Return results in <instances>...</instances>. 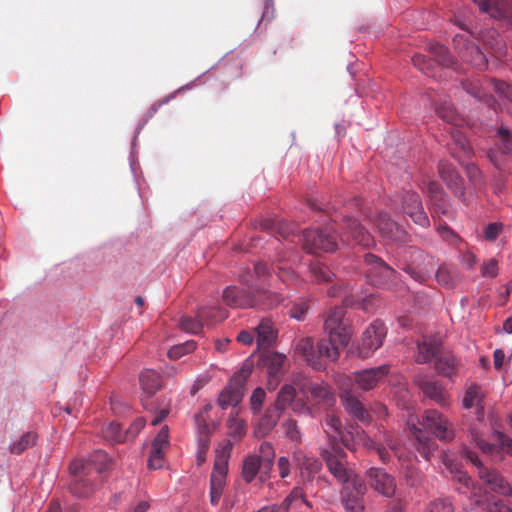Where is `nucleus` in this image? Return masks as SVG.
Segmentation results:
<instances>
[{"instance_id":"nucleus-1","label":"nucleus","mask_w":512,"mask_h":512,"mask_svg":"<svg viewBox=\"0 0 512 512\" xmlns=\"http://www.w3.org/2000/svg\"><path fill=\"white\" fill-rule=\"evenodd\" d=\"M333 229V226H326L323 229H307L300 235L289 231L288 227H281L279 233L284 239H290L291 242L298 238L308 253L316 254L318 252H333L337 249V236Z\"/></svg>"},{"instance_id":"nucleus-2","label":"nucleus","mask_w":512,"mask_h":512,"mask_svg":"<svg viewBox=\"0 0 512 512\" xmlns=\"http://www.w3.org/2000/svg\"><path fill=\"white\" fill-rule=\"evenodd\" d=\"M139 381L143 391L141 397L142 405L145 410L155 414L151 420V424L156 426L169 414L168 404L160 406L157 402L152 400V397L162 387V377L155 370L147 369L140 374Z\"/></svg>"},{"instance_id":"nucleus-3","label":"nucleus","mask_w":512,"mask_h":512,"mask_svg":"<svg viewBox=\"0 0 512 512\" xmlns=\"http://www.w3.org/2000/svg\"><path fill=\"white\" fill-rule=\"evenodd\" d=\"M353 441L368 450L376 451L383 463H387L390 460L391 456L388 451L389 449L394 453V455L399 458L401 457L398 451V440L390 431H379L374 438H371L363 430L357 429L355 432V438L353 437Z\"/></svg>"},{"instance_id":"nucleus-4","label":"nucleus","mask_w":512,"mask_h":512,"mask_svg":"<svg viewBox=\"0 0 512 512\" xmlns=\"http://www.w3.org/2000/svg\"><path fill=\"white\" fill-rule=\"evenodd\" d=\"M322 459L325 461L329 472L342 484L346 485L351 482L354 477H358L352 470L346 468V452L334 441L330 442L328 448H325L320 453Z\"/></svg>"},{"instance_id":"nucleus-5","label":"nucleus","mask_w":512,"mask_h":512,"mask_svg":"<svg viewBox=\"0 0 512 512\" xmlns=\"http://www.w3.org/2000/svg\"><path fill=\"white\" fill-rule=\"evenodd\" d=\"M232 446L227 443L221 450H218L215 457L213 471L210 477V502L217 505L223 494L228 472V459Z\"/></svg>"},{"instance_id":"nucleus-6","label":"nucleus","mask_w":512,"mask_h":512,"mask_svg":"<svg viewBox=\"0 0 512 512\" xmlns=\"http://www.w3.org/2000/svg\"><path fill=\"white\" fill-rule=\"evenodd\" d=\"M459 26L465 32L454 36V48L458 51L459 56L463 61L470 63L479 70L485 69L487 67L486 55L477 45L469 40V36L473 35V32L469 31L463 23H459Z\"/></svg>"},{"instance_id":"nucleus-7","label":"nucleus","mask_w":512,"mask_h":512,"mask_svg":"<svg viewBox=\"0 0 512 512\" xmlns=\"http://www.w3.org/2000/svg\"><path fill=\"white\" fill-rule=\"evenodd\" d=\"M471 440L475 445L487 455H490L495 460H502V454L512 457V439L501 431L494 432L495 443L486 442L480 435L475 427L470 430Z\"/></svg>"},{"instance_id":"nucleus-8","label":"nucleus","mask_w":512,"mask_h":512,"mask_svg":"<svg viewBox=\"0 0 512 512\" xmlns=\"http://www.w3.org/2000/svg\"><path fill=\"white\" fill-rule=\"evenodd\" d=\"M464 456L478 468L479 478L495 493L502 496L512 495V487L506 479L496 470L484 467L478 456L468 450H464Z\"/></svg>"},{"instance_id":"nucleus-9","label":"nucleus","mask_w":512,"mask_h":512,"mask_svg":"<svg viewBox=\"0 0 512 512\" xmlns=\"http://www.w3.org/2000/svg\"><path fill=\"white\" fill-rule=\"evenodd\" d=\"M324 329L329 337L337 340L338 344L349 343L352 332L344 307L336 306L328 311L324 321Z\"/></svg>"},{"instance_id":"nucleus-10","label":"nucleus","mask_w":512,"mask_h":512,"mask_svg":"<svg viewBox=\"0 0 512 512\" xmlns=\"http://www.w3.org/2000/svg\"><path fill=\"white\" fill-rule=\"evenodd\" d=\"M251 373L249 366H243L240 371L235 373L228 385L222 390L218 398V404L222 409L235 407L244 395V386Z\"/></svg>"},{"instance_id":"nucleus-11","label":"nucleus","mask_w":512,"mask_h":512,"mask_svg":"<svg viewBox=\"0 0 512 512\" xmlns=\"http://www.w3.org/2000/svg\"><path fill=\"white\" fill-rule=\"evenodd\" d=\"M431 54L430 58H427L422 54H415L412 57V62L424 74L434 77L435 74L432 72L435 65L450 66L453 64V59L448 53L446 47L440 44H431L429 47Z\"/></svg>"},{"instance_id":"nucleus-12","label":"nucleus","mask_w":512,"mask_h":512,"mask_svg":"<svg viewBox=\"0 0 512 512\" xmlns=\"http://www.w3.org/2000/svg\"><path fill=\"white\" fill-rule=\"evenodd\" d=\"M338 385L341 390V401L346 412L353 418L367 422L370 419L368 410L361 403L359 398L352 391V379L347 377H339Z\"/></svg>"},{"instance_id":"nucleus-13","label":"nucleus","mask_w":512,"mask_h":512,"mask_svg":"<svg viewBox=\"0 0 512 512\" xmlns=\"http://www.w3.org/2000/svg\"><path fill=\"white\" fill-rule=\"evenodd\" d=\"M70 472L74 476L70 484V491L77 497H89L94 491V475L88 472L83 459H76L70 464Z\"/></svg>"},{"instance_id":"nucleus-14","label":"nucleus","mask_w":512,"mask_h":512,"mask_svg":"<svg viewBox=\"0 0 512 512\" xmlns=\"http://www.w3.org/2000/svg\"><path fill=\"white\" fill-rule=\"evenodd\" d=\"M386 332L384 323L379 320L373 321L362 334L357 348L359 357H370L382 345Z\"/></svg>"},{"instance_id":"nucleus-15","label":"nucleus","mask_w":512,"mask_h":512,"mask_svg":"<svg viewBox=\"0 0 512 512\" xmlns=\"http://www.w3.org/2000/svg\"><path fill=\"white\" fill-rule=\"evenodd\" d=\"M390 365L383 364L377 367L367 368L355 371L351 376H345L352 379V385L355 384L362 391H370L376 388L389 374Z\"/></svg>"},{"instance_id":"nucleus-16","label":"nucleus","mask_w":512,"mask_h":512,"mask_svg":"<svg viewBox=\"0 0 512 512\" xmlns=\"http://www.w3.org/2000/svg\"><path fill=\"white\" fill-rule=\"evenodd\" d=\"M367 488L360 477H354L350 483L344 485L342 503L347 512H363V495Z\"/></svg>"},{"instance_id":"nucleus-17","label":"nucleus","mask_w":512,"mask_h":512,"mask_svg":"<svg viewBox=\"0 0 512 512\" xmlns=\"http://www.w3.org/2000/svg\"><path fill=\"white\" fill-rule=\"evenodd\" d=\"M421 424L441 441H451L455 436L453 425L437 410H426Z\"/></svg>"},{"instance_id":"nucleus-18","label":"nucleus","mask_w":512,"mask_h":512,"mask_svg":"<svg viewBox=\"0 0 512 512\" xmlns=\"http://www.w3.org/2000/svg\"><path fill=\"white\" fill-rule=\"evenodd\" d=\"M480 12L512 27V2L510 0H472Z\"/></svg>"},{"instance_id":"nucleus-19","label":"nucleus","mask_w":512,"mask_h":512,"mask_svg":"<svg viewBox=\"0 0 512 512\" xmlns=\"http://www.w3.org/2000/svg\"><path fill=\"white\" fill-rule=\"evenodd\" d=\"M403 212L421 228H428L430 221L419 195L414 191H405L401 198Z\"/></svg>"},{"instance_id":"nucleus-20","label":"nucleus","mask_w":512,"mask_h":512,"mask_svg":"<svg viewBox=\"0 0 512 512\" xmlns=\"http://www.w3.org/2000/svg\"><path fill=\"white\" fill-rule=\"evenodd\" d=\"M364 260L369 267L367 275L374 285L385 286L395 277L396 272L378 256L367 253Z\"/></svg>"},{"instance_id":"nucleus-21","label":"nucleus","mask_w":512,"mask_h":512,"mask_svg":"<svg viewBox=\"0 0 512 512\" xmlns=\"http://www.w3.org/2000/svg\"><path fill=\"white\" fill-rule=\"evenodd\" d=\"M341 240L343 242L352 240L356 244L369 248L374 245L372 235L356 220L351 217H344L342 224Z\"/></svg>"},{"instance_id":"nucleus-22","label":"nucleus","mask_w":512,"mask_h":512,"mask_svg":"<svg viewBox=\"0 0 512 512\" xmlns=\"http://www.w3.org/2000/svg\"><path fill=\"white\" fill-rule=\"evenodd\" d=\"M370 486L379 494L390 498L396 492V482L392 475L382 468L371 467L366 472Z\"/></svg>"},{"instance_id":"nucleus-23","label":"nucleus","mask_w":512,"mask_h":512,"mask_svg":"<svg viewBox=\"0 0 512 512\" xmlns=\"http://www.w3.org/2000/svg\"><path fill=\"white\" fill-rule=\"evenodd\" d=\"M375 225L380 235L388 242L405 243L408 240V233L385 212L378 214Z\"/></svg>"},{"instance_id":"nucleus-24","label":"nucleus","mask_w":512,"mask_h":512,"mask_svg":"<svg viewBox=\"0 0 512 512\" xmlns=\"http://www.w3.org/2000/svg\"><path fill=\"white\" fill-rule=\"evenodd\" d=\"M322 427L330 440L340 438L346 448L354 449V444L356 443L353 441V437L355 438V434L343 431L341 420L337 415L333 413L327 414L322 422Z\"/></svg>"},{"instance_id":"nucleus-25","label":"nucleus","mask_w":512,"mask_h":512,"mask_svg":"<svg viewBox=\"0 0 512 512\" xmlns=\"http://www.w3.org/2000/svg\"><path fill=\"white\" fill-rule=\"evenodd\" d=\"M441 350L442 340L439 336H424L417 344L415 361L420 364H426L432 359L436 360Z\"/></svg>"},{"instance_id":"nucleus-26","label":"nucleus","mask_w":512,"mask_h":512,"mask_svg":"<svg viewBox=\"0 0 512 512\" xmlns=\"http://www.w3.org/2000/svg\"><path fill=\"white\" fill-rule=\"evenodd\" d=\"M415 382L426 397L442 407L448 405V394L438 381L427 377H417Z\"/></svg>"},{"instance_id":"nucleus-27","label":"nucleus","mask_w":512,"mask_h":512,"mask_svg":"<svg viewBox=\"0 0 512 512\" xmlns=\"http://www.w3.org/2000/svg\"><path fill=\"white\" fill-rule=\"evenodd\" d=\"M293 463L300 471L303 481L311 480L322 468V463L312 456H308L301 450H295L293 453Z\"/></svg>"},{"instance_id":"nucleus-28","label":"nucleus","mask_w":512,"mask_h":512,"mask_svg":"<svg viewBox=\"0 0 512 512\" xmlns=\"http://www.w3.org/2000/svg\"><path fill=\"white\" fill-rule=\"evenodd\" d=\"M227 306L235 308H247L255 306L253 294L238 286L227 287L222 295Z\"/></svg>"},{"instance_id":"nucleus-29","label":"nucleus","mask_w":512,"mask_h":512,"mask_svg":"<svg viewBox=\"0 0 512 512\" xmlns=\"http://www.w3.org/2000/svg\"><path fill=\"white\" fill-rule=\"evenodd\" d=\"M438 168L440 176L447 186L453 190L456 196L462 197L465 190L464 181L455 168L451 164L443 161L439 163Z\"/></svg>"},{"instance_id":"nucleus-30","label":"nucleus","mask_w":512,"mask_h":512,"mask_svg":"<svg viewBox=\"0 0 512 512\" xmlns=\"http://www.w3.org/2000/svg\"><path fill=\"white\" fill-rule=\"evenodd\" d=\"M295 353L302 357L305 362L312 366L316 370H320L323 367L321 360L317 356V349L314 348L313 341L311 338L300 339L295 346Z\"/></svg>"},{"instance_id":"nucleus-31","label":"nucleus","mask_w":512,"mask_h":512,"mask_svg":"<svg viewBox=\"0 0 512 512\" xmlns=\"http://www.w3.org/2000/svg\"><path fill=\"white\" fill-rule=\"evenodd\" d=\"M349 343L338 344L337 340L333 337L322 338L317 345V356L326 357L331 361H337L340 356V351L343 350Z\"/></svg>"},{"instance_id":"nucleus-32","label":"nucleus","mask_w":512,"mask_h":512,"mask_svg":"<svg viewBox=\"0 0 512 512\" xmlns=\"http://www.w3.org/2000/svg\"><path fill=\"white\" fill-rule=\"evenodd\" d=\"M474 503L486 512H512V506L508 505L504 500L485 493L475 498Z\"/></svg>"},{"instance_id":"nucleus-33","label":"nucleus","mask_w":512,"mask_h":512,"mask_svg":"<svg viewBox=\"0 0 512 512\" xmlns=\"http://www.w3.org/2000/svg\"><path fill=\"white\" fill-rule=\"evenodd\" d=\"M257 335L256 341L259 347H268L272 345L277 337V330L270 319H262L255 328Z\"/></svg>"},{"instance_id":"nucleus-34","label":"nucleus","mask_w":512,"mask_h":512,"mask_svg":"<svg viewBox=\"0 0 512 512\" xmlns=\"http://www.w3.org/2000/svg\"><path fill=\"white\" fill-rule=\"evenodd\" d=\"M410 430L417 441V450L426 460H429L430 456L438 447L436 441L429 436H426L425 433L415 424L411 426Z\"/></svg>"},{"instance_id":"nucleus-35","label":"nucleus","mask_w":512,"mask_h":512,"mask_svg":"<svg viewBox=\"0 0 512 512\" xmlns=\"http://www.w3.org/2000/svg\"><path fill=\"white\" fill-rule=\"evenodd\" d=\"M483 397L484 392L482 387L479 386L478 384H471L466 389V392L462 400V405L465 409H471L475 407L477 408L478 414H481L483 410Z\"/></svg>"},{"instance_id":"nucleus-36","label":"nucleus","mask_w":512,"mask_h":512,"mask_svg":"<svg viewBox=\"0 0 512 512\" xmlns=\"http://www.w3.org/2000/svg\"><path fill=\"white\" fill-rule=\"evenodd\" d=\"M458 362L455 356L450 352H443L435 360V369L438 374L450 377L457 371Z\"/></svg>"},{"instance_id":"nucleus-37","label":"nucleus","mask_w":512,"mask_h":512,"mask_svg":"<svg viewBox=\"0 0 512 512\" xmlns=\"http://www.w3.org/2000/svg\"><path fill=\"white\" fill-rule=\"evenodd\" d=\"M308 391L313 400L329 407L335 402L334 394L324 383L313 382L308 386Z\"/></svg>"},{"instance_id":"nucleus-38","label":"nucleus","mask_w":512,"mask_h":512,"mask_svg":"<svg viewBox=\"0 0 512 512\" xmlns=\"http://www.w3.org/2000/svg\"><path fill=\"white\" fill-rule=\"evenodd\" d=\"M111 463L108 454L102 450L95 451L88 461H85L86 470L94 474L106 471Z\"/></svg>"},{"instance_id":"nucleus-39","label":"nucleus","mask_w":512,"mask_h":512,"mask_svg":"<svg viewBox=\"0 0 512 512\" xmlns=\"http://www.w3.org/2000/svg\"><path fill=\"white\" fill-rule=\"evenodd\" d=\"M281 413L277 409L270 407L266 413L259 419L257 434L259 436L267 435L278 423Z\"/></svg>"},{"instance_id":"nucleus-40","label":"nucleus","mask_w":512,"mask_h":512,"mask_svg":"<svg viewBox=\"0 0 512 512\" xmlns=\"http://www.w3.org/2000/svg\"><path fill=\"white\" fill-rule=\"evenodd\" d=\"M296 398V389L290 384H285L281 387L277 394L273 408L277 409L281 414L284 412Z\"/></svg>"},{"instance_id":"nucleus-41","label":"nucleus","mask_w":512,"mask_h":512,"mask_svg":"<svg viewBox=\"0 0 512 512\" xmlns=\"http://www.w3.org/2000/svg\"><path fill=\"white\" fill-rule=\"evenodd\" d=\"M198 317L206 325H214L225 320L228 317L226 310L220 307H202L198 310Z\"/></svg>"},{"instance_id":"nucleus-42","label":"nucleus","mask_w":512,"mask_h":512,"mask_svg":"<svg viewBox=\"0 0 512 512\" xmlns=\"http://www.w3.org/2000/svg\"><path fill=\"white\" fill-rule=\"evenodd\" d=\"M443 463L446 466L447 469L451 472L453 475V480L457 481L458 483L462 484L463 486L467 488L473 487V480L472 478L466 473L463 472L461 469H459L458 465L454 463L452 460L448 459L447 456L443 457Z\"/></svg>"},{"instance_id":"nucleus-43","label":"nucleus","mask_w":512,"mask_h":512,"mask_svg":"<svg viewBox=\"0 0 512 512\" xmlns=\"http://www.w3.org/2000/svg\"><path fill=\"white\" fill-rule=\"evenodd\" d=\"M478 37L487 48L495 51L496 54H501L500 51L503 47L502 39L496 30L488 29L480 31Z\"/></svg>"},{"instance_id":"nucleus-44","label":"nucleus","mask_w":512,"mask_h":512,"mask_svg":"<svg viewBox=\"0 0 512 512\" xmlns=\"http://www.w3.org/2000/svg\"><path fill=\"white\" fill-rule=\"evenodd\" d=\"M260 465V457L256 455H250L244 460L242 477L247 483H250L256 477L259 472Z\"/></svg>"},{"instance_id":"nucleus-45","label":"nucleus","mask_w":512,"mask_h":512,"mask_svg":"<svg viewBox=\"0 0 512 512\" xmlns=\"http://www.w3.org/2000/svg\"><path fill=\"white\" fill-rule=\"evenodd\" d=\"M255 306L261 305L263 308H272L282 301L281 295L266 290H257L253 294Z\"/></svg>"},{"instance_id":"nucleus-46","label":"nucleus","mask_w":512,"mask_h":512,"mask_svg":"<svg viewBox=\"0 0 512 512\" xmlns=\"http://www.w3.org/2000/svg\"><path fill=\"white\" fill-rule=\"evenodd\" d=\"M462 87L468 94L477 100H484L488 106H492L494 102L493 98L491 96H486L478 81L465 80L462 82Z\"/></svg>"},{"instance_id":"nucleus-47","label":"nucleus","mask_w":512,"mask_h":512,"mask_svg":"<svg viewBox=\"0 0 512 512\" xmlns=\"http://www.w3.org/2000/svg\"><path fill=\"white\" fill-rule=\"evenodd\" d=\"M310 272L317 282H331L335 277L330 268L319 261L310 264Z\"/></svg>"},{"instance_id":"nucleus-48","label":"nucleus","mask_w":512,"mask_h":512,"mask_svg":"<svg viewBox=\"0 0 512 512\" xmlns=\"http://www.w3.org/2000/svg\"><path fill=\"white\" fill-rule=\"evenodd\" d=\"M103 436L105 439L117 443H122L127 441V437L122 430L121 424L116 422H110L107 424L102 430Z\"/></svg>"},{"instance_id":"nucleus-49","label":"nucleus","mask_w":512,"mask_h":512,"mask_svg":"<svg viewBox=\"0 0 512 512\" xmlns=\"http://www.w3.org/2000/svg\"><path fill=\"white\" fill-rule=\"evenodd\" d=\"M36 443V434L27 432L23 434L17 441L13 442L9 449L11 453L21 454L27 448L32 447Z\"/></svg>"},{"instance_id":"nucleus-50","label":"nucleus","mask_w":512,"mask_h":512,"mask_svg":"<svg viewBox=\"0 0 512 512\" xmlns=\"http://www.w3.org/2000/svg\"><path fill=\"white\" fill-rule=\"evenodd\" d=\"M431 210L433 217H440L441 215L448 219H453L455 217V213L447 200V196L442 198L440 201L431 202Z\"/></svg>"},{"instance_id":"nucleus-51","label":"nucleus","mask_w":512,"mask_h":512,"mask_svg":"<svg viewBox=\"0 0 512 512\" xmlns=\"http://www.w3.org/2000/svg\"><path fill=\"white\" fill-rule=\"evenodd\" d=\"M425 512H454V506L450 498L441 497L432 500Z\"/></svg>"},{"instance_id":"nucleus-52","label":"nucleus","mask_w":512,"mask_h":512,"mask_svg":"<svg viewBox=\"0 0 512 512\" xmlns=\"http://www.w3.org/2000/svg\"><path fill=\"white\" fill-rule=\"evenodd\" d=\"M285 355L272 352L266 356V366L270 375H276L285 362Z\"/></svg>"},{"instance_id":"nucleus-53","label":"nucleus","mask_w":512,"mask_h":512,"mask_svg":"<svg viewBox=\"0 0 512 512\" xmlns=\"http://www.w3.org/2000/svg\"><path fill=\"white\" fill-rule=\"evenodd\" d=\"M282 427L286 437L289 438V440L296 443L301 442L302 434L296 420L289 418L283 422Z\"/></svg>"},{"instance_id":"nucleus-54","label":"nucleus","mask_w":512,"mask_h":512,"mask_svg":"<svg viewBox=\"0 0 512 512\" xmlns=\"http://www.w3.org/2000/svg\"><path fill=\"white\" fill-rule=\"evenodd\" d=\"M196 349V343L194 341H186L185 343L172 346L168 350V357L170 359H179L183 355L190 353Z\"/></svg>"},{"instance_id":"nucleus-55","label":"nucleus","mask_w":512,"mask_h":512,"mask_svg":"<svg viewBox=\"0 0 512 512\" xmlns=\"http://www.w3.org/2000/svg\"><path fill=\"white\" fill-rule=\"evenodd\" d=\"M227 426L233 438H241L246 432L245 422L234 415L228 418Z\"/></svg>"},{"instance_id":"nucleus-56","label":"nucleus","mask_w":512,"mask_h":512,"mask_svg":"<svg viewBox=\"0 0 512 512\" xmlns=\"http://www.w3.org/2000/svg\"><path fill=\"white\" fill-rule=\"evenodd\" d=\"M181 328L190 333H198L201 331L204 322L202 319L198 317V314L195 318L193 317H183L180 322Z\"/></svg>"},{"instance_id":"nucleus-57","label":"nucleus","mask_w":512,"mask_h":512,"mask_svg":"<svg viewBox=\"0 0 512 512\" xmlns=\"http://www.w3.org/2000/svg\"><path fill=\"white\" fill-rule=\"evenodd\" d=\"M164 449L152 447L148 459V467L150 469H160L163 466Z\"/></svg>"},{"instance_id":"nucleus-58","label":"nucleus","mask_w":512,"mask_h":512,"mask_svg":"<svg viewBox=\"0 0 512 512\" xmlns=\"http://www.w3.org/2000/svg\"><path fill=\"white\" fill-rule=\"evenodd\" d=\"M426 191L431 202L440 201L442 198L446 197V194L440 184L435 181H429L427 183Z\"/></svg>"},{"instance_id":"nucleus-59","label":"nucleus","mask_w":512,"mask_h":512,"mask_svg":"<svg viewBox=\"0 0 512 512\" xmlns=\"http://www.w3.org/2000/svg\"><path fill=\"white\" fill-rule=\"evenodd\" d=\"M308 309H309L308 303L305 301H300V302L293 304V306L289 310V315L298 321H302V320H304Z\"/></svg>"},{"instance_id":"nucleus-60","label":"nucleus","mask_w":512,"mask_h":512,"mask_svg":"<svg viewBox=\"0 0 512 512\" xmlns=\"http://www.w3.org/2000/svg\"><path fill=\"white\" fill-rule=\"evenodd\" d=\"M503 231V224L502 223H498V222H494V223H489L485 228H484V238L488 241H495L498 236L501 234V232Z\"/></svg>"},{"instance_id":"nucleus-61","label":"nucleus","mask_w":512,"mask_h":512,"mask_svg":"<svg viewBox=\"0 0 512 512\" xmlns=\"http://www.w3.org/2000/svg\"><path fill=\"white\" fill-rule=\"evenodd\" d=\"M265 397H266V393H265L264 389L258 387L253 391V393L250 397V404H251V409L254 412L260 411Z\"/></svg>"},{"instance_id":"nucleus-62","label":"nucleus","mask_w":512,"mask_h":512,"mask_svg":"<svg viewBox=\"0 0 512 512\" xmlns=\"http://www.w3.org/2000/svg\"><path fill=\"white\" fill-rule=\"evenodd\" d=\"M497 135L500 141L502 142L500 150L503 153L508 154L512 150V140L510 132L506 128L501 127L499 128Z\"/></svg>"},{"instance_id":"nucleus-63","label":"nucleus","mask_w":512,"mask_h":512,"mask_svg":"<svg viewBox=\"0 0 512 512\" xmlns=\"http://www.w3.org/2000/svg\"><path fill=\"white\" fill-rule=\"evenodd\" d=\"M145 426V419L139 417L135 419L130 426L124 431L127 441L136 437V435L143 429Z\"/></svg>"},{"instance_id":"nucleus-64","label":"nucleus","mask_w":512,"mask_h":512,"mask_svg":"<svg viewBox=\"0 0 512 512\" xmlns=\"http://www.w3.org/2000/svg\"><path fill=\"white\" fill-rule=\"evenodd\" d=\"M498 274V261L494 258L483 263L481 266V275L483 277H496Z\"/></svg>"}]
</instances>
